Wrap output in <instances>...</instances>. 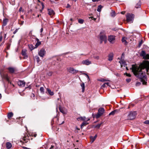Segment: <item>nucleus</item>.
<instances>
[{
  "instance_id": "obj_1",
  "label": "nucleus",
  "mask_w": 149,
  "mask_h": 149,
  "mask_svg": "<svg viewBox=\"0 0 149 149\" xmlns=\"http://www.w3.org/2000/svg\"><path fill=\"white\" fill-rule=\"evenodd\" d=\"M146 68L147 72L149 70V62L148 61H144L139 65H132V72L134 75L137 77L140 78L143 84L147 83V76L145 72H143L142 69Z\"/></svg>"
},
{
  "instance_id": "obj_2",
  "label": "nucleus",
  "mask_w": 149,
  "mask_h": 149,
  "mask_svg": "<svg viewBox=\"0 0 149 149\" xmlns=\"http://www.w3.org/2000/svg\"><path fill=\"white\" fill-rule=\"evenodd\" d=\"M100 43H102L103 41L105 43L107 41V37L105 35V32L104 31H101L100 34Z\"/></svg>"
},
{
  "instance_id": "obj_3",
  "label": "nucleus",
  "mask_w": 149,
  "mask_h": 149,
  "mask_svg": "<svg viewBox=\"0 0 149 149\" xmlns=\"http://www.w3.org/2000/svg\"><path fill=\"white\" fill-rule=\"evenodd\" d=\"M105 112V109L103 108H100L98 110L97 113L95 115H94V118H97L100 117Z\"/></svg>"
},
{
  "instance_id": "obj_4",
  "label": "nucleus",
  "mask_w": 149,
  "mask_h": 149,
  "mask_svg": "<svg viewBox=\"0 0 149 149\" xmlns=\"http://www.w3.org/2000/svg\"><path fill=\"white\" fill-rule=\"evenodd\" d=\"M136 115V111H131L128 116V118L130 120H132L135 118Z\"/></svg>"
},
{
  "instance_id": "obj_5",
  "label": "nucleus",
  "mask_w": 149,
  "mask_h": 149,
  "mask_svg": "<svg viewBox=\"0 0 149 149\" xmlns=\"http://www.w3.org/2000/svg\"><path fill=\"white\" fill-rule=\"evenodd\" d=\"M134 16L133 14H130V13L127 14L126 16L127 22L130 23L132 22Z\"/></svg>"
},
{
  "instance_id": "obj_6",
  "label": "nucleus",
  "mask_w": 149,
  "mask_h": 149,
  "mask_svg": "<svg viewBox=\"0 0 149 149\" xmlns=\"http://www.w3.org/2000/svg\"><path fill=\"white\" fill-rule=\"evenodd\" d=\"M140 55L143 57V58L144 59H149V54H146L145 52L144 51H141Z\"/></svg>"
},
{
  "instance_id": "obj_7",
  "label": "nucleus",
  "mask_w": 149,
  "mask_h": 149,
  "mask_svg": "<svg viewBox=\"0 0 149 149\" xmlns=\"http://www.w3.org/2000/svg\"><path fill=\"white\" fill-rule=\"evenodd\" d=\"M27 136L28 135L26 134H24L22 140H21L20 141L21 142H23L24 143H27L29 140Z\"/></svg>"
},
{
  "instance_id": "obj_8",
  "label": "nucleus",
  "mask_w": 149,
  "mask_h": 149,
  "mask_svg": "<svg viewBox=\"0 0 149 149\" xmlns=\"http://www.w3.org/2000/svg\"><path fill=\"white\" fill-rule=\"evenodd\" d=\"M108 40L111 43H113L115 42V36H114L110 35L108 37Z\"/></svg>"
},
{
  "instance_id": "obj_9",
  "label": "nucleus",
  "mask_w": 149,
  "mask_h": 149,
  "mask_svg": "<svg viewBox=\"0 0 149 149\" xmlns=\"http://www.w3.org/2000/svg\"><path fill=\"white\" fill-rule=\"evenodd\" d=\"M46 54V51L45 49H41L38 53L39 55L41 57H43Z\"/></svg>"
},
{
  "instance_id": "obj_10",
  "label": "nucleus",
  "mask_w": 149,
  "mask_h": 149,
  "mask_svg": "<svg viewBox=\"0 0 149 149\" xmlns=\"http://www.w3.org/2000/svg\"><path fill=\"white\" fill-rule=\"evenodd\" d=\"M68 70L69 72L72 74H75L78 72V70H75L72 67L70 68Z\"/></svg>"
},
{
  "instance_id": "obj_11",
  "label": "nucleus",
  "mask_w": 149,
  "mask_h": 149,
  "mask_svg": "<svg viewBox=\"0 0 149 149\" xmlns=\"http://www.w3.org/2000/svg\"><path fill=\"white\" fill-rule=\"evenodd\" d=\"M17 84L20 87H23L25 86V82L24 81L19 80L17 82Z\"/></svg>"
},
{
  "instance_id": "obj_12",
  "label": "nucleus",
  "mask_w": 149,
  "mask_h": 149,
  "mask_svg": "<svg viewBox=\"0 0 149 149\" xmlns=\"http://www.w3.org/2000/svg\"><path fill=\"white\" fill-rule=\"evenodd\" d=\"M120 63L121 67L124 66L125 67L126 65H127L126 62L124 60H123L122 59H120V61L119 62Z\"/></svg>"
},
{
  "instance_id": "obj_13",
  "label": "nucleus",
  "mask_w": 149,
  "mask_h": 149,
  "mask_svg": "<svg viewBox=\"0 0 149 149\" xmlns=\"http://www.w3.org/2000/svg\"><path fill=\"white\" fill-rule=\"evenodd\" d=\"M91 63V61L88 60H83L82 62V64L83 65H88Z\"/></svg>"
},
{
  "instance_id": "obj_14",
  "label": "nucleus",
  "mask_w": 149,
  "mask_h": 149,
  "mask_svg": "<svg viewBox=\"0 0 149 149\" xmlns=\"http://www.w3.org/2000/svg\"><path fill=\"white\" fill-rule=\"evenodd\" d=\"M113 53H110L108 55V60L111 61L113 59Z\"/></svg>"
},
{
  "instance_id": "obj_15",
  "label": "nucleus",
  "mask_w": 149,
  "mask_h": 149,
  "mask_svg": "<svg viewBox=\"0 0 149 149\" xmlns=\"http://www.w3.org/2000/svg\"><path fill=\"white\" fill-rule=\"evenodd\" d=\"M7 69L9 70L10 73H13L15 71V68L13 67H10L8 68Z\"/></svg>"
},
{
  "instance_id": "obj_16",
  "label": "nucleus",
  "mask_w": 149,
  "mask_h": 149,
  "mask_svg": "<svg viewBox=\"0 0 149 149\" xmlns=\"http://www.w3.org/2000/svg\"><path fill=\"white\" fill-rule=\"evenodd\" d=\"M22 54L24 58L26 59L27 58L28 56L26 53V51L25 50H22Z\"/></svg>"
},
{
  "instance_id": "obj_17",
  "label": "nucleus",
  "mask_w": 149,
  "mask_h": 149,
  "mask_svg": "<svg viewBox=\"0 0 149 149\" xmlns=\"http://www.w3.org/2000/svg\"><path fill=\"white\" fill-rule=\"evenodd\" d=\"M36 40L37 41V43L35 45V48H37L38 46L41 45V42L38 38L36 39Z\"/></svg>"
},
{
  "instance_id": "obj_18",
  "label": "nucleus",
  "mask_w": 149,
  "mask_h": 149,
  "mask_svg": "<svg viewBox=\"0 0 149 149\" xmlns=\"http://www.w3.org/2000/svg\"><path fill=\"white\" fill-rule=\"evenodd\" d=\"M59 109L60 111L63 114H66L67 113L66 111L65 110V109L62 108L61 107H59Z\"/></svg>"
},
{
  "instance_id": "obj_19",
  "label": "nucleus",
  "mask_w": 149,
  "mask_h": 149,
  "mask_svg": "<svg viewBox=\"0 0 149 149\" xmlns=\"http://www.w3.org/2000/svg\"><path fill=\"white\" fill-rule=\"evenodd\" d=\"M48 14L50 15H53L54 14V11L52 9H49L48 10Z\"/></svg>"
},
{
  "instance_id": "obj_20",
  "label": "nucleus",
  "mask_w": 149,
  "mask_h": 149,
  "mask_svg": "<svg viewBox=\"0 0 149 149\" xmlns=\"http://www.w3.org/2000/svg\"><path fill=\"white\" fill-rule=\"evenodd\" d=\"M77 119L78 121H85L86 120V117H79L77 118Z\"/></svg>"
},
{
  "instance_id": "obj_21",
  "label": "nucleus",
  "mask_w": 149,
  "mask_h": 149,
  "mask_svg": "<svg viewBox=\"0 0 149 149\" xmlns=\"http://www.w3.org/2000/svg\"><path fill=\"white\" fill-rule=\"evenodd\" d=\"M11 143L9 142H8L6 143V147L8 149H9L12 147Z\"/></svg>"
},
{
  "instance_id": "obj_22",
  "label": "nucleus",
  "mask_w": 149,
  "mask_h": 149,
  "mask_svg": "<svg viewBox=\"0 0 149 149\" xmlns=\"http://www.w3.org/2000/svg\"><path fill=\"white\" fill-rule=\"evenodd\" d=\"M8 21V19H4L3 22V26H6Z\"/></svg>"
},
{
  "instance_id": "obj_23",
  "label": "nucleus",
  "mask_w": 149,
  "mask_h": 149,
  "mask_svg": "<svg viewBox=\"0 0 149 149\" xmlns=\"http://www.w3.org/2000/svg\"><path fill=\"white\" fill-rule=\"evenodd\" d=\"M118 111V110H115L114 111H112L111 113H110L109 114V116H110L111 115H114V114L116 112H117Z\"/></svg>"
},
{
  "instance_id": "obj_24",
  "label": "nucleus",
  "mask_w": 149,
  "mask_h": 149,
  "mask_svg": "<svg viewBox=\"0 0 149 149\" xmlns=\"http://www.w3.org/2000/svg\"><path fill=\"white\" fill-rule=\"evenodd\" d=\"M47 90L50 95H54V93L53 91H51V90L49 88L47 89Z\"/></svg>"
},
{
  "instance_id": "obj_25",
  "label": "nucleus",
  "mask_w": 149,
  "mask_h": 149,
  "mask_svg": "<svg viewBox=\"0 0 149 149\" xmlns=\"http://www.w3.org/2000/svg\"><path fill=\"white\" fill-rule=\"evenodd\" d=\"M102 124V123L98 124L96 125H94V128L96 129H99L100 128L101 125Z\"/></svg>"
},
{
  "instance_id": "obj_26",
  "label": "nucleus",
  "mask_w": 149,
  "mask_h": 149,
  "mask_svg": "<svg viewBox=\"0 0 149 149\" xmlns=\"http://www.w3.org/2000/svg\"><path fill=\"white\" fill-rule=\"evenodd\" d=\"M88 123L86 121H84L83 122L81 125V128L82 129L84 126H86V125L88 124Z\"/></svg>"
},
{
  "instance_id": "obj_27",
  "label": "nucleus",
  "mask_w": 149,
  "mask_h": 149,
  "mask_svg": "<svg viewBox=\"0 0 149 149\" xmlns=\"http://www.w3.org/2000/svg\"><path fill=\"white\" fill-rule=\"evenodd\" d=\"M81 86L82 87V92H84L85 90V84L84 83L81 84Z\"/></svg>"
},
{
  "instance_id": "obj_28",
  "label": "nucleus",
  "mask_w": 149,
  "mask_h": 149,
  "mask_svg": "<svg viewBox=\"0 0 149 149\" xmlns=\"http://www.w3.org/2000/svg\"><path fill=\"white\" fill-rule=\"evenodd\" d=\"M122 42L124 43L125 44H127V42L126 40V38L124 37L122 38Z\"/></svg>"
},
{
  "instance_id": "obj_29",
  "label": "nucleus",
  "mask_w": 149,
  "mask_h": 149,
  "mask_svg": "<svg viewBox=\"0 0 149 149\" xmlns=\"http://www.w3.org/2000/svg\"><path fill=\"white\" fill-rule=\"evenodd\" d=\"M13 113L12 112H10L8 114V118H10L13 116Z\"/></svg>"
},
{
  "instance_id": "obj_30",
  "label": "nucleus",
  "mask_w": 149,
  "mask_h": 149,
  "mask_svg": "<svg viewBox=\"0 0 149 149\" xmlns=\"http://www.w3.org/2000/svg\"><path fill=\"white\" fill-rule=\"evenodd\" d=\"M29 48L31 49V51L32 50L36 48H35V47H34V46L32 45H29Z\"/></svg>"
},
{
  "instance_id": "obj_31",
  "label": "nucleus",
  "mask_w": 149,
  "mask_h": 149,
  "mask_svg": "<svg viewBox=\"0 0 149 149\" xmlns=\"http://www.w3.org/2000/svg\"><path fill=\"white\" fill-rule=\"evenodd\" d=\"M78 22L80 24H82L84 22V20L81 19H78Z\"/></svg>"
},
{
  "instance_id": "obj_32",
  "label": "nucleus",
  "mask_w": 149,
  "mask_h": 149,
  "mask_svg": "<svg viewBox=\"0 0 149 149\" xmlns=\"http://www.w3.org/2000/svg\"><path fill=\"white\" fill-rule=\"evenodd\" d=\"M98 80V81H101V82H104L106 81H109V80L105 79L103 78H102V79H99Z\"/></svg>"
},
{
  "instance_id": "obj_33",
  "label": "nucleus",
  "mask_w": 149,
  "mask_h": 149,
  "mask_svg": "<svg viewBox=\"0 0 149 149\" xmlns=\"http://www.w3.org/2000/svg\"><path fill=\"white\" fill-rule=\"evenodd\" d=\"M102 7L101 5H99L97 8V10L99 12H100L101 11V9L102 8Z\"/></svg>"
},
{
  "instance_id": "obj_34",
  "label": "nucleus",
  "mask_w": 149,
  "mask_h": 149,
  "mask_svg": "<svg viewBox=\"0 0 149 149\" xmlns=\"http://www.w3.org/2000/svg\"><path fill=\"white\" fill-rule=\"evenodd\" d=\"M111 15L112 17H114L115 16V11H112V12L111 13Z\"/></svg>"
},
{
  "instance_id": "obj_35",
  "label": "nucleus",
  "mask_w": 149,
  "mask_h": 149,
  "mask_svg": "<svg viewBox=\"0 0 149 149\" xmlns=\"http://www.w3.org/2000/svg\"><path fill=\"white\" fill-rule=\"evenodd\" d=\"M40 91L42 93H44V89L43 87H41L40 88Z\"/></svg>"
},
{
  "instance_id": "obj_36",
  "label": "nucleus",
  "mask_w": 149,
  "mask_h": 149,
  "mask_svg": "<svg viewBox=\"0 0 149 149\" xmlns=\"http://www.w3.org/2000/svg\"><path fill=\"white\" fill-rule=\"evenodd\" d=\"M35 58L37 60V61L38 63L40 61V59L39 57L38 56H35Z\"/></svg>"
},
{
  "instance_id": "obj_37",
  "label": "nucleus",
  "mask_w": 149,
  "mask_h": 149,
  "mask_svg": "<svg viewBox=\"0 0 149 149\" xmlns=\"http://www.w3.org/2000/svg\"><path fill=\"white\" fill-rule=\"evenodd\" d=\"M10 47V45L9 44H7L6 49L7 50L9 49Z\"/></svg>"
},
{
  "instance_id": "obj_38",
  "label": "nucleus",
  "mask_w": 149,
  "mask_h": 149,
  "mask_svg": "<svg viewBox=\"0 0 149 149\" xmlns=\"http://www.w3.org/2000/svg\"><path fill=\"white\" fill-rule=\"evenodd\" d=\"M140 3H138L136 5L135 7L136 8H138L140 7Z\"/></svg>"
},
{
  "instance_id": "obj_39",
  "label": "nucleus",
  "mask_w": 149,
  "mask_h": 149,
  "mask_svg": "<svg viewBox=\"0 0 149 149\" xmlns=\"http://www.w3.org/2000/svg\"><path fill=\"white\" fill-rule=\"evenodd\" d=\"M144 123L146 124H149V120H146L144 122Z\"/></svg>"
},
{
  "instance_id": "obj_40",
  "label": "nucleus",
  "mask_w": 149,
  "mask_h": 149,
  "mask_svg": "<svg viewBox=\"0 0 149 149\" xmlns=\"http://www.w3.org/2000/svg\"><path fill=\"white\" fill-rule=\"evenodd\" d=\"M126 81L127 83H129L131 81V79L130 78L126 79Z\"/></svg>"
},
{
  "instance_id": "obj_41",
  "label": "nucleus",
  "mask_w": 149,
  "mask_h": 149,
  "mask_svg": "<svg viewBox=\"0 0 149 149\" xmlns=\"http://www.w3.org/2000/svg\"><path fill=\"white\" fill-rule=\"evenodd\" d=\"M142 40L141 41H140L139 43V47H140L142 43Z\"/></svg>"
},
{
  "instance_id": "obj_42",
  "label": "nucleus",
  "mask_w": 149,
  "mask_h": 149,
  "mask_svg": "<svg viewBox=\"0 0 149 149\" xmlns=\"http://www.w3.org/2000/svg\"><path fill=\"white\" fill-rule=\"evenodd\" d=\"M41 4L42 6V10H43L44 8V5L43 2H41Z\"/></svg>"
},
{
  "instance_id": "obj_43",
  "label": "nucleus",
  "mask_w": 149,
  "mask_h": 149,
  "mask_svg": "<svg viewBox=\"0 0 149 149\" xmlns=\"http://www.w3.org/2000/svg\"><path fill=\"white\" fill-rule=\"evenodd\" d=\"M52 74V72H49L48 73V75L49 76H51Z\"/></svg>"
},
{
  "instance_id": "obj_44",
  "label": "nucleus",
  "mask_w": 149,
  "mask_h": 149,
  "mask_svg": "<svg viewBox=\"0 0 149 149\" xmlns=\"http://www.w3.org/2000/svg\"><path fill=\"white\" fill-rule=\"evenodd\" d=\"M102 87L103 88H105L107 87L106 85V84L105 83H104L102 86Z\"/></svg>"
},
{
  "instance_id": "obj_45",
  "label": "nucleus",
  "mask_w": 149,
  "mask_h": 149,
  "mask_svg": "<svg viewBox=\"0 0 149 149\" xmlns=\"http://www.w3.org/2000/svg\"><path fill=\"white\" fill-rule=\"evenodd\" d=\"M31 85H29L27 87H26L25 88V89H26L27 88H29V89H31Z\"/></svg>"
},
{
  "instance_id": "obj_46",
  "label": "nucleus",
  "mask_w": 149,
  "mask_h": 149,
  "mask_svg": "<svg viewBox=\"0 0 149 149\" xmlns=\"http://www.w3.org/2000/svg\"><path fill=\"white\" fill-rule=\"evenodd\" d=\"M126 74L127 76L129 77H131V75L130 74L126 73Z\"/></svg>"
},
{
  "instance_id": "obj_47",
  "label": "nucleus",
  "mask_w": 149,
  "mask_h": 149,
  "mask_svg": "<svg viewBox=\"0 0 149 149\" xmlns=\"http://www.w3.org/2000/svg\"><path fill=\"white\" fill-rule=\"evenodd\" d=\"M99 57L98 56H95V57L94 56V58L96 59H99Z\"/></svg>"
},
{
  "instance_id": "obj_48",
  "label": "nucleus",
  "mask_w": 149,
  "mask_h": 149,
  "mask_svg": "<svg viewBox=\"0 0 149 149\" xmlns=\"http://www.w3.org/2000/svg\"><path fill=\"white\" fill-rule=\"evenodd\" d=\"M18 30V29H16L15 30V31L13 32V34H15L17 31Z\"/></svg>"
},
{
  "instance_id": "obj_49",
  "label": "nucleus",
  "mask_w": 149,
  "mask_h": 149,
  "mask_svg": "<svg viewBox=\"0 0 149 149\" xmlns=\"http://www.w3.org/2000/svg\"><path fill=\"white\" fill-rule=\"evenodd\" d=\"M91 143L93 142V137L92 136L91 137Z\"/></svg>"
},
{
  "instance_id": "obj_50",
  "label": "nucleus",
  "mask_w": 149,
  "mask_h": 149,
  "mask_svg": "<svg viewBox=\"0 0 149 149\" xmlns=\"http://www.w3.org/2000/svg\"><path fill=\"white\" fill-rule=\"evenodd\" d=\"M97 136V135L96 134L94 136V141L95 140V139H96V137Z\"/></svg>"
},
{
  "instance_id": "obj_51",
  "label": "nucleus",
  "mask_w": 149,
  "mask_h": 149,
  "mask_svg": "<svg viewBox=\"0 0 149 149\" xmlns=\"http://www.w3.org/2000/svg\"><path fill=\"white\" fill-rule=\"evenodd\" d=\"M6 79L7 81H9V79L7 76L6 77Z\"/></svg>"
},
{
  "instance_id": "obj_52",
  "label": "nucleus",
  "mask_w": 149,
  "mask_h": 149,
  "mask_svg": "<svg viewBox=\"0 0 149 149\" xmlns=\"http://www.w3.org/2000/svg\"><path fill=\"white\" fill-rule=\"evenodd\" d=\"M107 86H109V83L108 82L105 83Z\"/></svg>"
},
{
  "instance_id": "obj_53",
  "label": "nucleus",
  "mask_w": 149,
  "mask_h": 149,
  "mask_svg": "<svg viewBox=\"0 0 149 149\" xmlns=\"http://www.w3.org/2000/svg\"><path fill=\"white\" fill-rule=\"evenodd\" d=\"M24 23V21H21V23H20V25H22V24H23Z\"/></svg>"
},
{
  "instance_id": "obj_54",
  "label": "nucleus",
  "mask_w": 149,
  "mask_h": 149,
  "mask_svg": "<svg viewBox=\"0 0 149 149\" xmlns=\"http://www.w3.org/2000/svg\"><path fill=\"white\" fill-rule=\"evenodd\" d=\"M54 122V120H53V119H52V121H51V124H52V125L53 124Z\"/></svg>"
},
{
  "instance_id": "obj_55",
  "label": "nucleus",
  "mask_w": 149,
  "mask_h": 149,
  "mask_svg": "<svg viewBox=\"0 0 149 149\" xmlns=\"http://www.w3.org/2000/svg\"><path fill=\"white\" fill-rule=\"evenodd\" d=\"M93 16H91V17H89V19H90V18H91V19L90 20L91 21L93 19Z\"/></svg>"
},
{
  "instance_id": "obj_56",
  "label": "nucleus",
  "mask_w": 149,
  "mask_h": 149,
  "mask_svg": "<svg viewBox=\"0 0 149 149\" xmlns=\"http://www.w3.org/2000/svg\"><path fill=\"white\" fill-rule=\"evenodd\" d=\"M43 31V28H41V29L40 30V32L42 33V32Z\"/></svg>"
},
{
  "instance_id": "obj_57",
  "label": "nucleus",
  "mask_w": 149,
  "mask_h": 149,
  "mask_svg": "<svg viewBox=\"0 0 149 149\" xmlns=\"http://www.w3.org/2000/svg\"><path fill=\"white\" fill-rule=\"evenodd\" d=\"M125 13V11H122L121 12V13L122 14H124Z\"/></svg>"
},
{
  "instance_id": "obj_58",
  "label": "nucleus",
  "mask_w": 149,
  "mask_h": 149,
  "mask_svg": "<svg viewBox=\"0 0 149 149\" xmlns=\"http://www.w3.org/2000/svg\"><path fill=\"white\" fill-rule=\"evenodd\" d=\"M124 57V54L123 53L122 54L121 58H120V59H122L123 57Z\"/></svg>"
},
{
  "instance_id": "obj_59",
  "label": "nucleus",
  "mask_w": 149,
  "mask_h": 149,
  "mask_svg": "<svg viewBox=\"0 0 149 149\" xmlns=\"http://www.w3.org/2000/svg\"><path fill=\"white\" fill-rule=\"evenodd\" d=\"M22 7H20L19 9V12H21L22 10Z\"/></svg>"
},
{
  "instance_id": "obj_60",
  "label": "nucleus",
  "mask_w": 149,
  "mask_h": 149,
  "mask_svg": "<svg viewBox=\"0 0 149 149\" xmlns=\"http://www.w3.org/2000/svg\"><path fill=\"white\" fill-rule=\"evenodd\" d=\"M140 84H141L140 83H138L136 84V86H137L138 85Z\"/></svg>"
},
{
  "instance_id": "obj_61",
  "label": "nucleus",
  "mask_w": 149,
  "mask_h": 149,
  "mask_svg": "<svg viewBox=\"0 0 149 149\" xmlns=\"http://www.w3.org/2000/svg\"><path fill=\"white\" fill-rule=\"evenodd\" d=\"M37 134H33V136L34 137H36V136Z\"/></svg>"
},
{
  "instance_id": "obj_62",
  "label": "nucleus",
  "mask_w": 149,
  "mask_h": 149,
  "mask_svg": "<svg viewBox=\"0 0 149 149\" xmlns=\"http://www.w3.org/2000/svg\"><path fill=\"white\" fill-rule=\"evenodd\" d=\"M70 7V5L69 4H67V8H69Z\"/></svg>"
},
{
  "instance_id": "obj_63",
  "label": "nucleus",
  "mask_w": 149,
  "mask_h": 149,
  "mask_svg": "<svg viewBox=\"0 0 149 149\" xmlns=\"http://www.w3.org/2000/svg\"><path fill=\"white\" fill-rule=\"evenodd\" d=\"M53 147H54V146H52V145L51 146V147H50V148H51H51H53Z\"/></svg>"
},
{
  "instance_id": "obj_64",
  "label": "nucleus",
  "mask_w": 149,
  "mask_h": 149,
  "mask_svg": "<svg viewBox=\"0 0 149 149\" xmlns=\"http://www.w3.org/2000/svg\"><path fill=\"white\" fill-rule=\"evenodd\" d=\"M84 74L86 75L87 77L89 78L88 76L86 74L84 73Z\"/></svg>"
}]
</instances>
